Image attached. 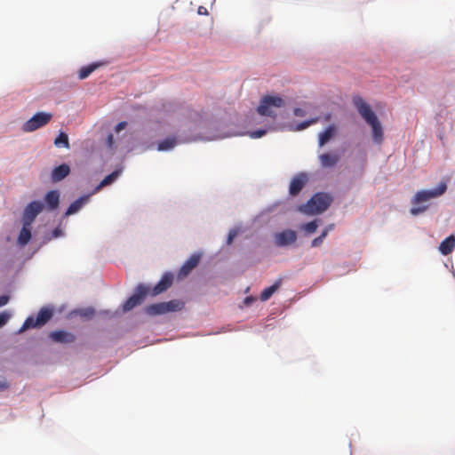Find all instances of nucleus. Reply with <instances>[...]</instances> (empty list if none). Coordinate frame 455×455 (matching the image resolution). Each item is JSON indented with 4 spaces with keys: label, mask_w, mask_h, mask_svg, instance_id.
Segmentation results:
<instances>
[{
    "label": "nucleus",
    "mask_w": 455,
    "mask_h": 455,
    "mask_svg": "<svg viewBox=\"0 0 455 455\" xmlns=\"http://www.w3.org/2000/svg\"><path fill=\"white\" fill-rule=\"evenodd\" d=\"M353 102L362 117L371 126L374 141L381 143L383 140L382 126L375 113L361 97H355Z\"/></svg>",
    "instance_id": "f257e3e1"
},
{
    "label": "nucleus",
    "mask_w": 455,
    "mask_h": 455,
    "mask_svg": "<svg viewBox=\"0 0 455 455\" xmlns=\"http://www.w3.org/2000/svg\"><path fill=\"white\" fill-rule=\"evenodd\" d=\"M284 100L278 95H265L260 99L257 108V112L260 116H269L275 119L277 113L276 108L284 107Z\"/></svg>",
    "instance_id": "f03ea898"
},
{
    "label": "nucleus",
    "mask_w": 455,
    "mask_h": 455,
    "mask_svg": "<svg viewBox=\"0 0 455 455\" xmlns=\"http://www.w3.org/2000/svg\"><path fill=\"white\" fill-rule=\"evenodd\" d=\"M332 198L326 193H316L307 203L300 207V211L306 214L313 215L321 213L328 209Z\"/></svg>",
    "instance_id": "7ed1b4c3"
},
{
    "label": "nucleus",
    "mask_w": 455,
    "mask_h": 455,
    "mask_svg": "<svg viewBox=\"0 0 455 455\" xmlns=\"http://www.w3.org/2000/svg\"><path fill=\"white\" fill-rule=\"evenodd\" d=\"M53 315L52 309L49 307H42L38 312L36 318L33 316L28 317L23 325L21 326L20 332L24 331L29 328L41 327L44 325Z\"/></svg>",
    "instance_id": "20e7f679"
},
{
    "label": "nucleus",
    "mask_w": 455,
    "mask_h": 455,
    "mask_svg": "<svg viewBox=\"0 0 455 455\" xmlns=\"http://www.w3.org/2000/svg\"><path fill=\"white\" fill-rule=\"evenodd\" d=\"M52 115L51 113L38 112L24 123L22 125V131L25 132H34L45 126L52 120Z\"/></svg>",
    "instance_id": "39448f33"
},
{
    "label": "nucleus",
    "mask_w": 455,
    "mask_h": 455,
    "mask_svg": "<svg viewBox=\"0 0 455 455\" xmlns=\"http://www.w3.org/2000/svg\"><path fill=\"white\" fill-rule=\"evenodd\" d=\"M447 185L445 182L438 184L437 188L431 190H421L416 193L411 200L412 204H420L423 202H427L430 199L436 198L445 193Z\"/></svg>",
    "instance_id": "423d86ee"
},
{
    "label": "nucleus",
    "mask_w": 455,
    "mask_h": 455,
    "mask_svg": "<svg viewBox=\"0 0 455 455\" xmlns=\"http://www.w3.org/2000/svg\"><path fill=\"white\" fill-rule=\"evenodd\" d=\"M149 293V287L144 284H139L132 294L123 305L124 312L132 310L136 306L142 303L145 297Z\"/></svg>",
    "instance_id": "0eeeda50"
},
{
    "label": "nucleus",
    "mask_w": 455,
    "mask_h": 455,
    "mask_svg": "<svg viewBox=\"0 0 455 455\" xmlns=\"http://www.w3.org/2000/svg\"><path fill=\"white\" fill-rule=\"evenodd\" d=\"M43 209L44 204L40 201H32L29 203L23 212V223L31 225Z\"/></svg>",
    "instance_id": "6e6552de"
},
{
    "label": "nucleus",
    "mask_w": 455,
    "mask_h": 455,
    "mask_svg": "<svg viewBox=\"0 0 455 455\" xmlns=\"http://www.w3.org/2000/svg\"><path fill=\"white\" fill-rule=\"evenodd\" d=\"M173 283V275L171 273L163 275L161 280L153 287H149V293L151 296H156L172 286Z\"/></svg>",
    "instance_id": "1a4fd4ad"
},
{
    "label": "nucleus",
    "mask_w": 455,
    "mask_h": 455,
    "mask_svg": "<svg viewBox=\"0 0 455 455\" xmlns=\"http://www.w3.org/2000/svg\"><path fill=\"white\" fill-rule=\"evenodd\" d=\"M297 234L291 229H286L275 235V242L277 246L283 247L295 243Z\"/></svg>",
    "instance_id": "9d476101"
},
{
    "label": "nucleus",
    "mask_w": 455,
    "mask_h": 455,
    "mask_svg": "<svg viewBox=\"0 0 455 455\" xmlns=\"http://www.w3.org/2000/svg\"><path fill=\"white\" fill-rule=\"evenodd\" d=\"M308 180V177L306 173L300 172L294 176L291 180L289 187V193L291 196H297L305 187Z\"/></svg>",
    "instance_id": "9b49d317"
},
{
    "label": "nucleus",
    "mask_w": 455,
    "mask_h": 455,
    "mask_svg": "<svg viewBox=\"0 0 455 455\" xmlns=\"http://www.w3.org/2000/svg\"><path fill=\"white\" fill-rule=\"evenodd\" d=\"M200 254L191 255L181 266L179 271L180 277L187 276L195 267H197L200 261Z\"/></svg>",
    "instance_id": "f8f14e48"
},
{
    "label": "nucleus",
    "mask_w": 455,
    "mask_h": 455,
    "mask_svg": "<svg viewBox=\"0 0 455 455\" xmlns=\"http://www.w3.org/2000/svg\"><path fill=\"white\" fill-rule=\"evenodd\" d=\"M50 338L58 343H72L76 340V336L68 331H56L50 333Z\"/></svg>",
    "instance_id": "ddd939ff"
},
{
    "label": "nucleus",
    "mask_w": 455,
    "mask_h": 455,
    "mask_svg": "<svg viewBox=\"0 0 455 455\" xmlns=\"http://www.w3.org/2000/svg\"><path fill=\"white\" fill-rule=\"evenodd\" d=\"M70 172V168L68 164H62L57 167H55L51 175V179L52 182H59L65 179Z\"/></svg>",
    "instance_id": "4468645a"
},
{
    "label": "nucleus",
    "mask_w": 455,
    "mask_h": 455,
    "mask_svg": "<svg viewBox=\"0 0 455 455\" xmlns=\"http://www.w3.org/2000/svg\"><path fill=\"white\" fill-rule=\"evenodd\" d=\"M44 201L49 211L56 210L60 204V192L58 190L47 192L44 196Z\"/></svg>",
    "instance_id": "2eb2a0df"
},
{
    "label": "nucleus",
    "mask_w": 455,
    "mask_h": 455,
    "mask_svg": "<svg viewBox=\"0 0 455 455\" xmlns=\"http://www.w3.org/2000/svg\"><path fill=\"white\" fill-rule=\"evenodd\" d=\"M319 161L323 167L331 168L338 164L339 156L337 154L325 153L319 156Z\"/></svg>",
    "instance_id": "dca6fc26"
},
{
    "label": "nucleus",
    "mask_w": 455,
    "mask_h": 455,
    "mask_svg": "<svg viewBox=\"0 0 455 455\" xmlns=\"http://www.w3.org/2000/svg\"><path fill=\"white\" fill-rule=\"evenodd\" d=\"M337 129L336 126L331 124L329 125L323 132L319 134L318 144L319 147L324 146L331 139H332L336 134Z\"/></svg>",
    "instance_id": "f3484780"
},
{
    "label": "nucleus",
    "mask_w": 455,
    "mask_h": 455,
    "mask_svg": "<svg viewBox=\"0 0 455 455\" xmlns=\"http://www.w3.org/2000/svg\"><path fill=\"white\" fill-rule=\"evenodd\" d=\"M89 196H83L74 201L68 208L65 215L69 216L76 213L88 202Z\"/></svg>",
    "instance_id": "a211bd4d"
},
{
    "label": "nucleus",
    "mask_w": 455,
    "mask_h": 455,
    "mask_svg": "<svg viewBox=\"0 0 455 455\" xmlns=\"http://www.w3.org/2000/svg\"><path fill=\"white\" fill-rule=\"evenodd\" d=\"M455 247V237L454 235H450L445 238L439 246V250L443 255L450 254Z\"/></svg>",
    "instance_id": "6ab92c4d"
},
{
    "label": "nucleus",
    "mask_w": 455,
    "mask_h": 455,
    "mask_svg": "<svg viewBox=\"0 0 455 455\" xmlns=\"http://www.w3.org/2000/svg\"><path fill=\"white\" fill-rule=\"evenodd\" d=\"M31 225H26V223H23V227L19 234L18 236V243L20 246H25L28 243V242L31 239V230H30Z\"/></svg>",
    "instance_id": "aec40b11"
},
{
    "label": "nucleus",
    "mask_w": 455,
    "mask_h": 455,
    "mask_svg": "<svg viewBox=\"0 0 455 455\" xmlns=\"http://www.w3.org/2000/svg\"><path fill=\"white\" fill-rule=\"evenodd\" d=\"M146 312L151 315H162L168 313V308H166L164 302H160L148 306Z\"/></svg>",
    "instance_id": "412c9836"
},
{
    "label": "nucleus",
    "mask_w": 455,
    "mask_h": 455,
    "mask_svg": "<svg viewBox=\"0 0 455 455\" xmlns=\"http://www.w3.org/2000/svg\"><path fill=\"white\" fill-rule=\"evenodd\" d=\"M282 279H278L275 282V283L266 289H264L260 294V299L262 301H266L271 298V296L281 286Z\"/></svg>",
    "instance_id": "4be33fe9"
},
{
    "label": "nucleus",
    "mask_w": 455,
    "mask_h": 455,
    "mask_svg": "<svg viewBox=\"0 0 455 455\" xmlns=\"http://www.w3.org/2000/svg\"><path fill=\"white\" fill-rule=\"evenodd\" d=\"M178 144L176 137H168L158 143L157 149L159 151H166L173 148Z\"/></svg>",
    "instance_id": "5701e85b"
},
{
    "label": "nucleus",
    "mask_w": 455,
    "mask_h": 455,
    "mask_svg": "<svg viewBox=\"0 0 455 455\" xmlns=\"http://www.w3.org/2000/svg\"><path fill=\"white\" fill-rule=\"evenodd\" d=\"M119 176V172L118 171H114L112 173H110L109 175L106 176L101 181L100 183L94 189V193L100 191L102 188H104L105 186H108L109 184H111L112 182H114L117 177Z\"/></svg>",
    "instance_id": "b1692460"
},
{
    "label": "nucleus",
    "mask_w": 455,
    "mask_h": 455,
    "mask_svg": "<svg viewBox=\"0 0 455 455\" xmlns=\"http://www.w3.org/2000/svg\"><path fill=\"white\" fill-rule=\"evenodd\" d=\"M100 67L99 63H92L88 66L83 67L78 72L79 79L83 80L88 77L94 70Z\"/></svg>",
    "instance_id": "393cba45"
},
{
    "label": "nucleus",
    "mask_w": 455,
    "mask_h": 455,
    "mask_svg": "<svg viewBox=\"0 0 455 455\" xmlns=\"http://www.w3.org/2000/svg\"><path fill=\"white\" fill-rule=\"evenodd\" d=\"M54 145L58 148L64 147L66 148H69L68 136L65 132H60L54 140Z\"/></svg>",
    "instance_id": "a878e982"
},
{
    "label": "nucleus",
    "mask_w": 455,
    "mask_h": 455,
    "mask_svg": "<svg viewBox=\"0 0 455 455\" xmlns=\"http://www.w3.org/2000/svg\"><path fill=\"white\" fill-rule=\"evenodd\" d=\"M166 308H168V312L179 311L183 308L184 303L178 299L170 300L168 302H164Z\"/></svg>",
    "instance_id": "bb28decb"
},
{
    "label": "nucleus",
    "mask_w": 455,
    "mask_h": 455,
    "mask_svg": "<svg viewBox=\"0 0 455 455\" xmlns=\"http://www.w3.org/2000/svg\"><path fill=\"white\" fill-rule=\"evenodd\" d=\"M318 121H319V117H314L309 120L301 122L297 124L296 131H302V130L307 128L308 126H310L314 124H316Z\"/></svg>",
    "instance_id": "cd10ccee"
},
{
    "label": "nucleus",
    "mask_w": 455,
    "mask_h": 455,
    "mask_svg": "<svg viewBox=\"0 0 455 455\" xmlns=\"http://www.w3.org/2000/svg\"><path fill=\"white\" fill-rule=\"evenodd\" d=\"M317 227H318V224H317L316 220H313V221L306 223L303 226V229L308 233H314L316 231Z\"/></svg>",
    "instance_id": "c85d7f7f"
},
{
    "label": "nucleus",
    "mask_w": 455,
    "mask_h": 455,
    "mask_svg": "<svg viewBox=\"0 0 455 455\" xmlns=\"http://www.w3.org/2000/svg\"><path fill=\"white\" fill-rule=\"evenodd\" d=\"M10 317L11 315L6 311L0 313V328L3 327L8 322Z\"/></svg>",
    "instance_id": "c756f323"
},
{
    "label": "nucleus",
    "mask_w": 455,
    "mask_h": 455,
    "mask_svg": "<svg viewBox=\"0 0 455 455\" xmlns=\"http://www.w3.org/2000/svg\"><path fill=\"white\" fill-rule=\"evenodd\" d=\"M267 133V130H257L250 132V137L252 139L261 138Z\"/></svg>",
    "instance_id": "7c9ffc66"
},
{
    "label": "nucleus",
    "mask_w": 455,
    "mask_h": 455,
    "mask_svg": "<svg viewBox=\"0 0 455 455\" xmlns=\"http://www.w3.org/2000/svg\"><path fill=\"white\" fill-rule=\"evenodd\" d=\"M237 235V231L235 229H232L229 231L228 238H227V244H231L235 239V237Z\"/></svg>",
    "instance_id": "2f4dec72"
},
{
    "label": "nucleus",
    "mask_w": 455,
    "mask_h": 455,
    "mask_svg": "<svg viewBox=\"0 0 455 455\" xmlns=\"http://www.w3.org/2000/svg\"><path fill=\"white\" fill-rule=\"evenodd\" d=\"M427 206H419V207H412L411 209V213L412 215H418L427 210Z\"/></svg>",
    "instance_id": "473e14b6"
},
{
    "label": "nucleus",
    "mask_w": 455,
    "mask_h": 455,
    "mask_svg": "<svg viewBox=\"0 0 455 455\" xmlns=\"http://www.w3.org/2000/svg\"><path fill=\"white\" fill-rule=\"evenodd\" d=\"M293 114L294 116H306V111L303 109V108H295L294 110H293Z\"/></svg>",
    "instance_id": "72a5a7b5"
},
{
    "label": "nucleus",
    "mask_w": 455,
    "mask_h": 455,
    "mask_svg": "<svg viewBox=\"0 0 455 455\" xmlns=\"http://www.w3.org/2000/svg\"><path fill=\"white\" fill-rule=\"evenodd\" d=\"M323 241V240L322 239V237L317 236V237H315V238L312 241V243H311V246H312V247H318V246H320V245L322 244Z\"/></svg>",
    "instance_id": "f704fd0d"
},
{
    "label": "nucleus",
    "mask_w": 455,
    "mask_h": 455,
    "mask_svg": "<svg viewBox=\"0 0 455 455\" xmlns=\"http://www.w3.org/2000/svg\"><path fill=\"white\" fill-rule=\"evenodd\" d=\"M127 125V123L123 121V122H120L116 124V128H115V131L116 132H120L122 130H124Z\"/></svg>",
    "instance_id": "c9c22d12"
},
{
    "label": "nucleus",
    "mask_w": 455,
    "mask_h": 455,
    "mask_svg": "<svg viewBox=\"0 0 455 455\" xmlns=\"http://www.w3.org/2000/svg\"><path fill=\"white\" fill-rule=\"evenodd\" d=\"M52 237L57 238V237L61 236L63 235V231L60 228H56L52 231Z\"/></svg>",
    "instance_id": "e433bc0d"
},
{
    "label": "nucleus",
    "mask_w": 455,
    "mask_h": 455,
    "mask_svg": "<svg viewBox=\"0 0 455 455\" xmlns=\"http://www.w3.org/2000/svg\"><path fill=\"white\" fill-rule=\"evenodd\" d=\"M9 301V297L7 295L0 296V307L6 305Z\"/></svg>",
    "instance_id": "4c0bfd02"
},
{
    "label": "nucleus",
    "mask_w": 455,
    "mask_h": 455,
    "mask_svg": "<svg viewBox=\"0 0 455 455\" xmlns=\"http://www.w3.org/2000/svg\"><path fill=\"white\" fill-rule=\"evenodd\" d=\"M331 228V226L330 228H325L319 236L322 237V239L323 240L326 237L328 231Z\"/></svg>",
    "instance_id": "58836bf2"
},
{
    "label": "nucleus",
    "mask_w": 455,
    "mask_h": 455,
    "mask_svg": "<svg viewBox=\"0 0 455 455\" xmlns=\"http://www.w3.org/2000/svg\"><path fill=\"white\" fill-rule=\"evenodd\" d=\"M113 143H114V136H113V134H109L108 136V144L109 147H112Z\"/></svg>",
    "instance_id": "ea45409f"
},
{
    "label": "nucleus",
    "mask_w": 455,
    "mask_h": 455,
    "mask_svg": "<svg viewBox=\"0 0 455 455\" xmlns=\"http://www.w3.org/2000/svg\"><path fill=\"white\" fill-rule=\"evenodd\" d=\"M8 387L7 382H0V390H4Z\"/></svg>",
    "instance_id": "a19ab883"
},
{
    "label": "nucleus",
    "mask_w": 455,
    "mask_h": 455,
    "mask_svg": "<svg viewBox=\"0 0 455 455\" xmlns=\"http://www.w3.org/2000/svg\"><path fill=\"white\" fill-rule=\"evenodd\" d=\"M331 114H330V113H329V114H326V115L323 116V120H324L325 122L330 121V120H331Z\"/></svg>",
    "instance_id": "79ce46f5"
},
{
    "label": "nucleus",
    "mask_w": 455,
    "mask_h": 455,
    "mask_svg": "<svg viewBox=\"0 0 455 455\" xmlns=\"http://www.w3.org/2000/svg\"><path fill=\"white\" fill-rule=\"evenodd\" d=\"M203 7H199V13H202L204 12V11H206V8H204V10H202Z\"/></svg>",
    "instance_id": "37998d69"
},
{
    "label": "nucleus",
    "mask_w": 455,
    "mask_h": 455,
    "mask_svg": "<svg viewBox=\"0 0 455 455\" xmlns=\"http://www.w3.org/2000/svg\"><path fill=\"white\" fill-rule=\"evenodd\" d=\"M203 7H199V13H202L204 12V11H206V8H204V10H202Z\"/></svg>",
    "instance_id": "c03bdc74"
},
{
    "label": "nucleus",
    "mask_w": 455,
    "mask_h": 455,
    "mask_svg": "<svg viewBox=\"0 0 455 455\" xmlns=\"http://www.w3.org/2000/svg\"><path fill=\"white\" fill-rule=\"evenodd\" d=\"M203 7H199V13H202L204 12V11H206V8H204V10H202Z\"/></svg>",
    "instance_id": "a18cd8bd"
},
{
    "label": "nucleus",
    "mask_w": 455,
    "mask_h": 455,
    "mask_svg": "<svg viewBox=\"0 0 455 455\" xmlns=\"http://www.w3.org/2000/svg\"><path fill=\"white\" fill-rule=\"evenodd\" d=\"M245 300H246V301H245L246 303L250 302L249 298H246V299H245Z\"/></svg>",
    "instance_id": "49530a36"
},
{
    "label": "nucleus",
    "mask_w": 455,
    "mask_h": 455,
    "mask_svg": "<svg viewBox=\"0 0 455 455\" xmlns=\"http://www.w3.org/2000/svg\"><path fill=\"white\" fill-rule=\"evenodd\" d=\"M245 300H246V301H245L246 303L250 302L249 298H246V299H245Z\"/></svg>",
    "instance_id": "de8ad7c7"
}]
</instances>
